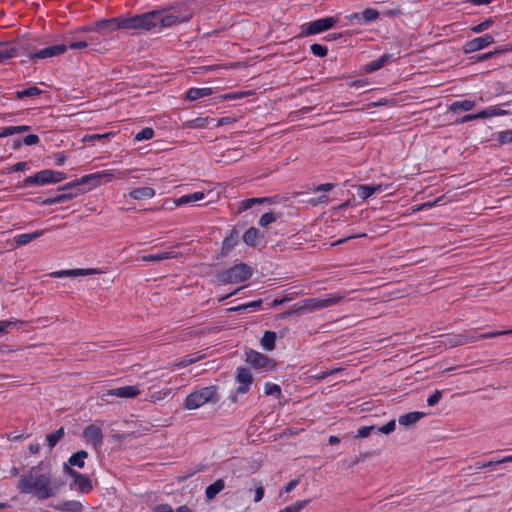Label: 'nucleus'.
Returning a JSON list of instances; mask_svg holds the SVG:
<instances>
[{"label":"nucleus","instance_id":"f257e3e1","mask_svg":"<svg viewBox=\"0 0 512 512\" xmlns=\"http://www.w3.org/2000/svg\"><path fill=\"white\" fill-rule=\"evenodd\" d=\"M17 489L22 494H34L40 500L53 497L57 492V488L53 486L52 474L41 473L37 467H32L27 474L19 477Z\"/></svg>","mask_w":512,"mask_h":512},{"label":"nucleus","instance_id":"f03ea898","mask_svg":"<svg viewBox=\"0 0 512 512\" xmlns=\"http://www.w3.org/2000/svg\"><path fill=\"white\" fill-rule=\"evenodd\" d=\"M155 15V28H171L184 22H188L193 17V11L185 4L171 6L165 9L153 10Z\"/></svg>","mask_w":512,"mask_h":512},{"label":"nucleus","instance_id":"7ed1b4c3","mask_svg":"<svg viewBox=\"0 0 512 512\" xmlns=\"http://www.w3.org/2000/svg\"><path fill=\"white\" fill-rule=\"evenodd\" d=\"M128 171H113V170H107V171H99L96 173H92L89 175H85L81 177L80 179H76L72 182H69L65 184L64 186L60 187L59 190L65 191L69 190L71 188L88 184L90 185V189L95 188L99 185H101L103 182H110L114 178L122 179L125 178Z\"/></svg>","mask_w":512,"mask_h":512},{"label":"nucleus","instance_id":"20e7f679","mask_svg":"<svg viewBox=\"0 0 512 512\" xmlns=\"http://www.w3.org/2000/svg\"><path fill=\"white\" fill-rule=\"evenodd\" d=\"M217 386H206L191 392L184 400L183 407L187 410H195L206 403H217L220 395L217 392Z\"/></svg>","mask_w":512,"mask_h":512},{"label":"nucleus","instance_id":"39448f33","mask_svg":"<svg viewBox=\"0 0 512 512\" xmlns=\"http://www.w3.org/2000/svg\"><path fill=\"white\" fill-rule=\"evenodd\" d=\"M252 275V268L247 264L240 263L222 271L218 274V280L223 284L240 283L249 279Z\"/></svg>","mask_w":512,"mask_h":512},{"label":"nucleus","instance_id":"423d86ee","mask_svg":"<svg viewBox=\"0 0 512 512\" xmlns=\"http://www.w3.org/2000/svg\"><path fill=\"white\" fill-rule=\"evenodd\" d=\"M155 15L153 11L134 15L131 17L123 16L124 30H142L151 31L155 29Z\"/></svg>","mask_w":512,"mask_h":512},{"label":"nucleus","instance_id":"0eeeda50","mask_svg":"<svg viewBox=\"0 0 512 512\" xmlns=\"http://www.w3.org/2000/svg\"><path fill=\"white\" fill-rule=\"evenodd\" d=\"M65 178H66V174L64 172L55 171V170H51V169H45V170H41V171L35 173L32 176L27 177L23 181V186L24 187L32 186V185L43 186L46 184H53V183L61 182Z\"/></svg>","mask_w":512,"mask_h":512},{"label":"nucleus","instance_id":"6e6552de","mask_svg":"<svg viewBox=\"0 0 512 512\" xmlns=\"http://www.w3.org/2000/svg\"><path fill=\"white\" fill-rule=\"evenodd\" d=\"M344 299L341 293L328 294L324 298H308L302 300L306 314L319 311L330 306L336 305Z\"/></svg>","mask_w":512,"mask_h":512},{"label":"nucleus","instance_id":"1a4fd4ad","mask_svg":"<svg viewBox=\"0 0 512 512\" xmlns=\"http://www.w3.org/2000/svg\"><path fill=\"white\" fill-rule=\"evenodd\" d=\"M23 52L27 54L30 59H46L57 57L64 54L68 50L66 44H59L50 47H46L40 50H34L30 45L24 44L22 46Z\"/></svg>","mask_w":512,"mask_h":512},{"label":"nucleus","instance_id":"9d476101","mask_svg":"<svg viewBox=\"0 0 512 512\" xmlns=\"http://www.w3.org/2000/svg\"><path fill=\"white\" fill-rule=\"evenodd\" d=\"M123 16L103 19L95 22L93 25L83 28L84 31H94L108 35L118 29L124 30Z\"/></svg>","mask_w":512,"mask_h":512},{"label":"nucleus","instance_id":"9b49d317","mask_svg":"<svg viewBox=\"0 0 512 512\" xmlns=\"http://www.w3.org/2000/svg\"><path fill=\"white\" fill-rule=\"evenodd\" d=\"M246 362L254 369L264 372L272 371L276 366L273 359L254 350L246 352Z\"/></svg>","mask_w":512,"mask_h":512},{"label":"nucleus","instance_id":"f8f14e48","mask_svg":"<svg viewBox=\"0 0 512 512\" xmlns=\"http://www.w3.org/2000/svg\"><path fill=\"white\" fill-rule=\"evenodd\" d=\"M338 23L337 17H326L302 25V35H315L333 28Z\"/></svg>","mask_w":512,"mask_h":512},{"label":"nucleus","instance_id":"ddd939ff","mask_svg":"<svg viewBox=\"0 0 512 512\" xmlns=\"http://www.w3.org/2000/svg\"><path fill=\"white\" fill-rule=\"evenodd\" d=\"M64 471L73 478L71 486L76 487L81 493H89L92 490V482L87 475L81 474L67 465L64 467Z\"/></svg>","mask_w":512,"mask_h":512},{"label":"nucleus","instance_id":"4468645a","mask_svg":"<svg viewBox=\"0 0 512 512\" xmlns=\"http://www.w3.org/2000/svg\"><path fill=\"white\" fill-rule=\"evenodd\" d=\"M464 344L473 343L479 340L490 339L502 335L512 334V329L502 331H491L486 333H479L477 330H469L462 332Z\"/></svg>","mask_w":512,"mask_h":512},{"label":"nucleus","instance_id":"2eb2a0df","mask_svg":"<svg viewBox=\"0 0 512 512\" xmlns=\"http://www.w3.org/2000/svg\"><path fill=\"white\" fill-rule=\"evenodd\" d=\"M140 386H123L118 388L109 389L106 393L101 395V399L106 401V396H115L119 398H135L140 394Z\"/></svg>","mask_w":512,"mask_h":512},{"label":"nucleus","instance_id":"dca6fc26","mask_svg":"<svg viewBox=\"0 0 512 512\" xmlns=\"http://www.w3.org/2000/svg\"><path fill=\"white\" fill-rule=\"evenodd\" d=\"M492 43H494V38L490 34H485L467 41L463 45V51L465 54L473 53L488 47Z\"/></svg>","mask_w":512,"mask_h":512},{"label":"nucleus","instance_id":"f3484780","mask_svg":"<svg viewBox=\"0 0 512 512\" xmlns=\"http://www.w3.org/2000/svg\"><path fill=\"white\" fill-rule=\"evenodd\" d=\"M236 381L239 384L236 393L244 394L249 391L253 377L248 369L239 367L236 370Z\"/></svg>","mask_w":512,"mask_h":512},{"label":"nucleus","instance_id":"a211bd4d","mask_svg":"<svg viewBox=\"0 0 512 512\" xmlns=\"http://www.w3.org/2000/svg\"><path fill=\"white\" fill-rule=\"evenodd\" d=\"M83 437L90 442L95 449H98L103 444V433L100 427L91 424L88 425L83 431Z\"/></svg>","mask_w":512,"mask_h":512},{"label":"nucleus","instance_id":"6ab92c4d","mask_svg":"<svg viewBox=\"0 0 512 512\" xmlns=\"http://www.w3.org/2000/svg\"><path fill=\"white\" fill-rule=\"evenodd\" d=\"M22 46H24V43H20L16 47L10 43L0 42V63L18 55L20 51H23Z\"/></svg>","mask_w":512,"mask_h":512},{"label":"nucleus","instance_id":"aec40b11","mask_svg":"<svg viewBox=\"0 0 512 512\" xmlns=\"http://www.w3.org/2000/svg\"><path fill=\"white\" fill-rule=\"evenodd\" d=\"M77 195H78V192H64V193L58 194L54 197H50L47 199L36 198L34 200V202L37 204H40V205H52V204L67 202V201L75 198Z\"/></svg>","mask_w":512,"mask_h":512},{"label":"nucleus","instance_id":"412c9836","mask_svg":"<svg viewBox=\"0 0 512 512\" xmlns=\"http://www.w3.org/2000/svg\"><path fill=\"white\" fill-rule=\"evenodd\" d=\"M203 358H204V355L201 354L200 352L189 354L179 360L174 361L171 365V368L173 370L179 369V368H184V367H187L191 364L198 362L199 360H201Z\"/></svg>","mask_w":512,"mask_h":512},{"label":"nucleus","instance_id":"4be33fe9","mask_svg":"<svg viewBox=\"0 0 512 512\" xmlns=\"http://www.w3.org/2000/svg\"><path fill=\"white\" fill-rule=\"evenodd\" d=\"M97 273L96 269H71V270H61L53 272L51 275L53 277H77V276H87Z\"/></svg>","mask_w":512,"mask_h":512},{"label":"nucleus","instance_id":"5701e85b","mask_svg":"<svg viewBox=\"0 0 512 512\" xmlns=\"http://www.w3.org/2000/svg\"><path fill=\"white\" fill-rule=\"evenodd\" d=\"M129 196L134 200L151 199L155 196V190L152 187H139L132 189Z\"/></svg>","mask_w":512,"mask_h":512},{"label":"nucleus","instance_id":"b1692460","mask_svg":"<svg viewBox=\"0 0 512 512\" xmlns=\"http://www.w3.org/2000/svg\"><path fill=\"white\" fill-rule=\"evenodd\" d=\"M274 198L272 197H261V198H250L242 200L239 203L238 212H244L250 208H252L255 204H262V203H273Z\"/></svg>","mask_w":512,"mask_h":512},{"label":"nucleus","instance_id":"393cba45","mask_svg":"<svg viewBox=\"0 0 512 512\" xmlns=\"http://www.w3.org/2000/svg\"><path fill=\"white\" fill-rule=\"evenodd\" d=\"M380 192H382L381 185H359L357 187V195L362 200H366L373 194Z\"/></svg>","mask_w":512,"mask_h":512},{"label":"nucleus","instance_id":"a878e982","mask_svg":"<svg viewBox=\"0 0 512 512\" xmlns=\"http://www.w3.org/2000/svg\"><path fill=\"white\" fill-rule=\"evenodd\" d=\"M88 457V453L85 450H80L74 454H72L67 463L64 464V467L67 465L68 467L76 466L78 468H83L85 465V459Z\"/></svg>","mask_w":512,"mask_h":512},{"label":"nucleus","instance_id":"bb28decb","mask_svg":"<svg viewBox=\"0 0 512 512\" xmlns=\"http://www.w3.org/2000/svg\"><path fill=\"white\" fill-rule=\"evenodd\" d=\"M225 488V482L223 479H218L214 483L210 484L205 489L206 499L213 500L223 489Z\"/></svg>","mask_w":512,"mask_h":512},{"label":"nucleus","instance_id":"cd10ccee","mask_svg":"<svg viewBox=\"0 0 512 512\" xmlns=\"http://www.w3.org/2000/svg\"><path fill=\"white\" fill-rule=\"evenodd\" d=\"M425 416L423 412H410L404 415H401L398 419V422L402 426H410L418 422L422 417Z\"/></svg>","mask_w":512,"mask_h":512},{"label":"nucleus","instance_id":"c85d7f7f","mask_svg":"<svg viewBox=\"0 0 512 512\" xmlns=\"http://www.w3.org/2000/svg\"><path fill=\"white\" fill-rule=\"evenodd\" d=\"M44 233L45 230H39L33 233L19 234L14 237V242L19 246L26 245L30 243L32 240L42 236Z\"/></svg>","mask_w":512,"mask_h":512},{"label":"nucleus","instance_id":"c756f323","mask_svg":"<svg viewBox=\"0 0 512 512\" xmlns=\"http://www.w3.org/2000/svg\"><path fill=\"white\" fill-rule=\"evenodd\" d=\"M263 236L260 235L259 233V230L254 228V227H251L249 228L243 235V241L251 246V247H254L256 246L259 242H260V239L262 238Z\"/></svg>","mask_w":512,"mask_h":512},{"label":"nucleus","instance_id":"7c9ffc66","mask_svg":"<svg viewBox=\"0 0 512 512\" xmlns=\"http://www.w3.org/2000/svg\"><path fill=\"white\" fill-rule=\"evenodd\" d=\"M212 94V89L211 88H208V87H205V88H190L188 91H187V99L191 100V101H194V100H198L200 98H203V97H206V96H209Z\"/></svg>","mask_w":512,"mask_h":512},{"label":"nucleus","instance_id":"2f4dec72","mask_svg":"<svg viewBox=\"0 0 512 512\" xmlns=\"http://www.w3.org/2000/svg\"><path fill=\"white\" fill-rule=\"evenodd\" d=\"M55 508L62 512H80L83 506L79 501L70 500L58 504Z\"/></svg>","mask_w":512,"mask_h":512},{"label":"nucleus","instance_id":"473e14b6","mask_svg":"<svg viewBox=\"0 0 512 512\" xmlns=\"http://www.w3.org/2000/svg\"><path fill=\"white\" fill-rule=\"evenodd\" d=\"M177 257V254L173 251H165L157 254L146 255L141 258L142 261L146 262H158L166 259H172Z\"/></svg>","mask_w":512,"mask_h":512},{"label":"nucleus","instance_id":"72a5a7b5","mask_svg":"<svg viewBox=\"0 0 512 512\" xmlns=\"http://www.w3.org/2000/svg\"><path fill=\"white\" fill-rule=\"evenodd\" d=\"M276 333L273 331H265L261 339V346L266 351H272L275 349Z\"/></svg>","mask_w":512,"mask_h":512},{"label":"nucleus","instance_id":"f704fd0d","mask_svg":"<svg viewBox=\"0 0 512 512\" xmlns=\"http://www.w3.org/2000/svg\"><path fill=\"white\" fill-rule=\"evenodd\" d=\"M390 60V55L384 54L365 66L366 72H374L381 69Z\"/></svg>","mask_w":512,"mask_h":512},{"label":"nucleus","instance_id":"c9c22d12","mask_svg":"<svg viewBox=\"0 0 512 512\" xmlns=\"http://www.w3.org/2000/svg\"><path fill=\"white\" fill-rule=\"evenodd\" d=\"M65 430L63 427H60L58 430H56L53 433H50L46 436L47 445L50 450H52L58 442L64 437Z\"/></svg>","mask_w":512,"mask_h":512},{"label":"nucleus","instance_id":"e433bc0d","mask_svg":"<svg viewBox=\"0 0 512 512\" xmlns=\"http://www.w3.org/2000/svg\"><path fill=\"white\" fill-rule=\"evenodd\" d=\"M238 243V233L235 230H232L230 235L227 236L222 243V251L223 253H228L232 248L236 246Z\"/></svg>","mask_w":512,"mask_h":512},{"label":"nucleus","instance_id":"4c0bfd02","mask_svg":"<svg viewBox=\"0 0 512 512\" xmlns=\"http://www.w3.org/2000/svg\"><path fill=\"white\" fill-rule=\"evenodd\" d=\"M474 106L475 103L471 100L455 101L450 105L449 110L453 112L458 110L470 111L474 108Z\"/></svg>","mask_w":512,"mask_h":512},{"label":"nucleus","instance_id":"58836bf2","mask_svg":"<svg viewBox=\"0 0 512 512\" xmlns=\"http://www.w3.org/2000/svg\"><path fill=\"white\" fill-rule=\"evenodd\" d=\"M506 113L507 112L505 110H502V109L498 108L497 106H490V107H487L484 110L478 112V116H480V118L483 119V118L505 115Z\"/></svg>","mask_w":512,"mask_h":512},{"label":"nucleus","instance_id":"ea45409f","mask_svg":"<svg viewBox=\"0 0 512 512\" xmlns=\"http://www.w3.org/2000/svg\"><path fill=\"white\" fill-rule=\"evenodd\" d=\"M310 500H298L295 503L284 507L279 512H301L308 504Z\"/></svg>","mask_w":512,"mask_h":512},{"label":"nucleus","instance_id":"a19ab883","mask_svg":"<svg viewBox=\"0 0 512 512\" xmlns=\"http://www.w3.org/2000/svg\"><path fill=\"white\" fill-rule=\"evenodd\" d=\"M446 346L448 347H457V346H461V345H465L464 344V340H463V334L462 333H459V334H454V335H450L448 336L444 342H443Z\"/></svg>","mask_w":512,"mask_h":512},{"label":"nucleus","instance_id":"79ce46f5","mask_svg":"<svg viewBox=\"0 0 512 512\" xmlns=\"http://www.w3.org/2000/svg\"><path fill=\"white\" fill-rule=\"evenodd\" d=\"M42 93V91L36 87V86H31L27 89H24V90H21V91H17L16 92V97L18 99H22V98H25V97H34V96H38Z\"/></svg>","mask_w":512,"mask_h":512},{"label":"nucleus","instance_id":"37998d69","mask_svg":"<svg viewBox=\"0 0 512 512\" xmlns=\"http://www.w3.org/2000/svg\"><path fill=\"white\" fill-rule=\"evenodd\" d=\"M508 462H512V455H509V456H505L504 458L500 459V460H497V461H488V462H477L476 463V468L477 469H483V468H486V467H490V466H494V465H498V464H503V463H508Z\"/></svg>","mask_w":512,"mask_h":512},{"label":"nucleus","instance_id":"c03bdc74","mask_svg":"<svg viewBox=\"0 0 512 512\" xmlns=\"http://www.w3.org/2000/svg\"><path fill=\"white\" fill-rule=\"evenodd\" d=\"M261 305H262V300L260 299V300L251 301L249 303L242 304V305H239V306H236V307H232V308L229 309V311L238 312V311L247 310L248 308L257 309Z\"/></svg>","mask_w":512,"mask_h":512},{"label":"nucleus","instance_id":"a18cd8bd","mask_svg":"<svg viewBox=\"0 0 512 512\" xmlns=\"http://www.w3.org/2000/svg\"><path fill=\"white\" fill-rule=\"evenodd\" d=\"M154 136V130L152 128H149V127H146L144 129H142L141 131H139L136 135H135V140L140 142V141H143V140H150L152 139Z\"/></svg>","mask_w":512,"mask_h":512},{"label":"nucleus","instance_id":"49530a36","mask_svg":"<svg viewBox=\"0 0 512 512\" xmlns=\"http://www.w3.org/2000/svg\"><path fill=\"white\" fill-rule=\"evenodd\" d=\"M493 23L494 20L492 18H488L483 22L479 23L478 25L473 26L471 28V31L475 34L482 33L483 31L489 29Z\"/></svg>","mask_w":512,"mask_h":512},{"label":"nucleus","instance_id":"de8ad7c7","mask_svg":"<svg viewBox=\"0 0 512 512\" xmlns=\"http://www.w3.org/2000/svg\"><path fill=\"white\" fill-rule=\"evenodd\" d=\"M362 17L365 22L370 23L378 19L379 12L372 8H367L362 12Z\"/></svg>","mask_w":512,"mask_h":512},{"label":"nucleus","instance_id":"09e8293b","mask_svg":"<svg viewBox=\"0 0 512 512\" xmlns=\"http://www.w3.org/2000/svg\"><path fill=\"white\" fill-rule=\"evenodd\" d=\"M310 50L313 55L317 57H325L328 53V48L326 46L317 43L312 44L310 46Z\"/></svg>","mask_w":512,"mask_h":512},{"label":"nucleus","instance_id":"8fccbe9b","mask_svg":"<svg viewBox=\"0 0 512 512\" xmlns=\"http://www.w3.org/2000/svg\"><path fill=\"white\" fill-rule=\"evenodd\" d=\"M264 390H265V394H267V395H274L276 397L281 396V388L277 384L268 382L265 384Z\"/></svg>","mask_w":512,"mask_h":512},{"label":"nucleus","instance_id":"3c124183","mask_svg":"<svg viewBox=\"0 0 512 512\" xmlns=\"http://www.w3.org/2000/svg\"><path fill=\"white\" fill-rule=\"evenodd\" d=\"M302 301L295 303L290 310L286 311L284 313V316H291V315H304L306 314L304 311V307Z\"/></svg>","mask_w":512,"mask_h":512},{"label":"nucleus","instance_id":"603ef678","mask_svg":"<svg viewBox=\"0 0 512 512\" xmlns=\"http://www.w3.org/2000/svg\"><path fill=\"white\" fill-rule=\"evenodd\" d=\"M276 221V216L274 213L272 212H268V213H265L263 214L260 219H259V225L261 227H266L268 225H270L271 223L275 222Z\"/></svg>","mask_w":512,"mask_h":512},{"label":"nucleus","instance_id":"864d4df0","mask_svg":"<svg viewBox=\"0 0 512 512\" xmlns=\"http://www.w3.org/2000/svg\"><path fill=\"white\" fill-rule=\"evenodd\" d=\"M497 140L501 144H508L512 142V130L501 131L498 134Z\"/></svg>","mask_w":512,"mask_h":512},{"label":"nucleus","instance_id":"5fc2aeb1","mask_svg":"<svg viewBox=\"0 0 512 512\" xmlns=\"http://www.w3.org/2000/svg\"><path fill=\"white\" fill-rule=\"evenodd\" d=\"M341 370H342V368H333V369H330V370L322 371V372L314 375L313 377L316 380L321 381V380H324L325 378H327L330 375H333L335 373L340 372Z\"/></svg>","mask_w":512,"mask_h":512},{"label":"nucleus","instance_id":"6e6d98bb","mask_svg":"<svg viewBox=\"0 0 512 512\" xmlns=\"http://www.w3.org/2000/svg\"><path fill=\"white\" fill-rule=\"evenodd\" d=\"M375 429V426H362L357 430L356 437L358 438H366L371 432Z\"/></svg>","mask_w":512,"mask_h":512},{"label":"nucleus","instance_id":"4d7b16f0","mask_svg":"<svg viewBox=\"0 0 512 512\" xmlns=\"http://www.w3.org/2000/svg\"><path fill=\"white\" fill-rule=\"evenodd\" d=\"M395 427H396L395 420H391L386 425L379 427L378 432L388 435L395 430Z\"/></svg>","mask_w":512,"mask_h":512},{"label":"nucleus","instance_id":"13d9d810","mask_svg":"<svg viewBox=\"0 0 512 512\" xmlns=\"http://www.w3.org/2000/svg\"><path fill=\"white\" fill-rule=\"evenodd\" d=\"M16 324H22V322L16 319L0 321V333H5L10 326Z\"/></svg>","mask_w":512,"mask_h":512},{"label":"nucleus","instance_id":"bf43d9fd","mask_svg":"<svg viewBox=\"0 0 512 512\" xmlns=\"http://www.w3.org/2000/svg\"><path fill=\"white\" fill-rule=\"evenodd\" d=\"M441 397H442V392L440 390H435L434 393L428 397L427 404L429 406H434L439 402Z\"/></svg>","mask_w":512,"mask_h":512},{"label":"nucleus","instance_id":"052dcab7","mask_svg":"<svg viewBox=\"0 0 512 512\" xmlns=\"http://www.w3.org/2000/svg\"><path fill=\"white\" fill-rule=\"evenodd\" d=\"M190 203H193L191 194L183 195L179 198L174 199L175 206H182V205L190 204Z\"/></svg>","mask_w":512,"mask_h":512},{"label":"nucleus","instance_id":"680f3d73","mask_svg":"<svg viewBox=\"0 0 512 512\" xmlns=\"http://www.w3.org/2000/svg\"><path fill=\"white\" fill-rule=\"evenodd\" d=\"M40 141V138L35 134H30L24 137L23 143L27 146L36 145Z\"/></svg>","mask_w":512,"mask_h":512},{"label":"nucleus","instance_id":"e2e57ef3","mask_svg":"<svg viewBox=\"0 0 512 512\" xmlns=\"http://www.w3.org/2000/svg\"><path fill=\"white\" fill-rule=\"evenodd\" d=\"M329 197L326 195V194H322L320 196H318L317 198H311L308 203L313 205V206H316V205H319V204H323V203H326L328 201Z\"/></svg>","mask_w":512,"mask_h":512},{"label":"nucleus","instance_id":"0e129e2a","mask_svg":"<svg viewBox=\"0 0 512 512\" xmlns=\"http://www.w3.org/2000/svg\"><path fill=\"white\" fill-rule=\"evenodd\" d=\"M26 167H27V162H25V161L18 162L8 169V173L23 171L26 169Z\"/></svg>","mask_w":512,"mask_h":512},{"label":"nucleus","instance_id":"69168bd1","mask_svg":"<svg viewBox=\"0 0 512 512\" xmlns=\"http://www.w3.org/2000/svg\"><path fill=\"white\" fill-rule=\"evenodd\" d=\"M68 49H84L88 46V43L86 41H77V42H71L70 44H67Z\"/></svg>","mask_w":512,"mask_h":512},{"label":"nucleus","instance_id":"338daca9","mask_svg":"<svg viewBox=\"0 0 512 512\" xmlns=\"http://www.w3.org/2000/svg\"><path fill=\"white\" fill-rule=\"evenodd\" d=\"M334 187V185L332 183H324V184H321V185H318L316 186L313 191L315 192H318V191H324V192H327V191H330L332 190Z\"/></svg>","mask_w":512,"mask_h":512},{"label":"nucleus","instance_id":"774afa93","mask_svg":"<svg viewBox=\"0 0 512 512\" xmlns=\"http://www.w3.org/2000/svg\"><path fill=\"white\" fill-rule=\"evenodd\" d=\"M153 512H173V508L168 504L157 505Z\"/></svg>","mask_w":512,"mask_h":512}]
</instances>
